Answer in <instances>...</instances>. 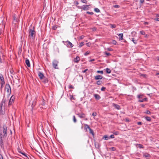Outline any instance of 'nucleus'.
<instances>
[{
    "label": "nucleus",
    "mask_w": 159,
    "mask_h": 159,
    "mask_svg": "<svg viewBox=\"0 0 159 159\" xmlns=\"http://www.w3.org/2000/svg\"><path fill=\"white\" fill-rule=\"evenodd\" d=\"M90 4L84 5L82 7L78 6V8L79 9H82L84 11H87L89 9Z\"/></svg>",
    "instance_id": "nucleus-3"
},
{
    "label": "nucleus",
    "mask_w": 159,
    "mask_h": 159,
    "mask_svg": "<svg viewBox=\"0 0 159 159\" xmlns=\"http://www.w3.org/2000/svg\"><path fill=\"white\" fill-rule=\"evenodd\" d=\"M114 7L116 8H119L120 7V6L119 5H116L114 6Z\"/></svg>",
    "instance_id": "nucleus-45"
},
{
    "label": "nucleus",
    "mask_w": 159,
    "mask_h": 159,
    "mask_svg": "<svg viewBox=\"0 0 159 159\" xmlns=\"http://www.w3.org/2000/svg\"><path fill=\"white\" fill-rule=\"evenodd\" d=\"M86 13H87L89 14H90V15H93V13L92 12H90L89 11H87L86 12Z\"/></svg>",
    "instance_id": "nucleus-41"
},
{
    "label": "nucleus",
    "mask_w": 159,
    "mask_h": 159,
    "mask_svg": "<svg viewBox=\"0 0 159 159\" xmlns=\"http://www.w3.org/2000/svg\"><path fill=\"white\" fill-rule=\"evenodd\" d=\"M146 120L148 121H150L151 120V118L150 117L146 116L145 118Z\"/></svg>",
    "instance_id": "nucleus-21"
},
{
    "label": "nucleus",
    "mask_w": 159,
    "mask_h": 159,
    "mask_svg": "<svg viewBox=\"0 0 159 159\" xmlns=\"http://www.w3.org/2000/svg\"><path fill=\"white\" fill-rule=\"evenodd\" d=\"M75 3L76 6L78 5L79 4L78 2L77 1L75 2Z\"/></svg>",
    "instance_id": "nucleus-50"
},
{
    "label": "nucleus",
    "mask_w": 159,
    "mask_h": 159,
    "mask_svg": "<svg viewBox=\"0 0 159 159\" xmlns=\"http://www.w3.org/2000/svg\"><path fill=\"white\" fill-rule=\"evenodd\" d=\"M112 43L113 44L116 45L117 43L116 41L115 40H113L112 41Z\"/></svg>",
    "instance_id": "nucleus-46"
},
{
    "label": "nucleus",
    "mask_w": 159,
    "mask_h": 159,
    "mask_svg": "<svg viewBox=\"0 0 159 159\" xmlns=\"http://www.w3.org/2000/svg\"><path fill=\"white\" fill-rule=\"evenodd\" d=\"M2 30H0V35L1 34H2Z\"/></svg>",
    "instance_id": "nucleus-64"
},
{
    "label": "nucleus",
    "mask_w": 159,
    "mask_h": 159,
    "mask_svg": "<svg viewBox=\"0 0 159 159\" xmlns=\"http://www.w3.org/2000/svg\"><path fill=\"white\" fill-rule=\"evenodd\" d=\"M73 120L74 123H76L77 121L76 119L75 116H73Z\"/></svg>",
    "instance_id": "nucleus-31"
},
{
    "label": "nucleus",
    "mask_w": 159,
    "mask_h": 159,
    "mask_svg": "<svg viewBox=\"0 0 159 159\" xmlns=\"http://www.w3.org/2000/svg\"><path fill=\"white\" fill-rule=\"evenodd\" d=\"M57 28V27L56 26H54L53 27V29L54 30H56Z\"/></svg>",
    "instance_id": "nucleus-54"
},
{
    "label": "nucleus",
    "mask_w": 159,
    "mask_h": 159,
    "mask_svg": "<svg viewBox=\"0 0 159 159\" xmlns=\"http://www.w3.org/2000/svg\"><path fill=\"white\" fill-rule=\"evenodd\" d=\"M3 56V55L1 53H0V62L2 63V57Z\"/></svg>",
    "instance_id": "nucleus-27"
},
{
    "label": "nucleus",
    "mask_w": 159,
    "mask_h": 159,
    "mask_svg": "<svg viewBox=\"0 0 159 159\" xmlns=\"http://www.w3.org/2000/svg\"><path fill=\"white\" fill-rule=\"evenodd\" d=\"M20 153L22 154H23V155H24L26 157H27V156L24 153H23L22 152H20Z\"/></svg>",
    "instance_id": "nucleus-49"
},
{
    "label": "nucleus",
    "mask_w": 159,
    "mask_h": 159,
    "mask_svg": "<svg viewBox=\"0 0 159 159\" xmlns=\"http://www.w3.org/2000/svg\"><path fill=\"white\" fill-rule=\"evenodd\" d=\"M112 106L115 107V108L118 110H119L120 109L119 105L116 104L114 103H113L112 104Z\"/></svg>",
    "instance_id": "nucleus-10"
},
{
    "label": "nucleus",
    "mask_w": 159,
    "mask_h": 159,
    "mask_svg": "<svg viewBox=\"0 0 159 159\" xmlns=\"http://www.w3.org/2000/svg\"><path fill=\"white\" fill-rule=\"evenodd\" d=\"M35 35V32L34 29L33 28L32 29H30L29 30V36L30 38L33 39Z\"/></svg>",
    "instance_id": "nucleus-1"
},
{
    "label": "nucleus",
    "mask_w": 159,
    "mask_h": 159,
    "mask_svg": "<svg viewBox=\"0 0 159 159\" xmlns=\"http://www.w3.org/2000/svg\"><path fill=\"white\" fill-rule=\"evenodd\" d=\"M90 52L89 51H87L84 54V55L87 56L90 53Z\"/></svg>",
    "instance_id": "nucleus-37"
},
{
    "label": "nucleus",
    "mask_w": 159,
    "mask_h": 159,
    "mask_svg": "<svg viewBox=\"0 0 159 159\" xmlns=\"http://www.w3.org/2000/svg\"><path fill=\"white\" fill-rule=\"evenodd\" d=\"M146 100H147L146 98H144V99H143L139 100L138 101H139V102H143L146 101Z\"/></svg>",
    "instance_id": "nucleus-19"
},
{
    "label": "nucleus",
    "mask_w": 159,
    "mask_h": 159,
    "mask_svg": "<svg viewBox=\"0 0 159 159\" xmlns=\"http://www.w3.org/2000/svg\"><path fill=\"white\" fill-rule=\"evenodd\" d=\"M94 96L95 97V98L97 100H99L101 98L100 96L99 95L97 94H94Z\"/></svg>",
    "instance_id": "nucleus-14"
},
{
    "label": "nucleus",
    "mask_w": 159,
    "mask_h": 159,
    "mask_svg": "<svg viewBox=\"0 0 159 159\" xmlns=\"http://www.w3.org/2000/svg\"><path fill=\"white\" fill-rule=\"evenodd\" d=\"M101 83H102V81H101L99 80V81H97V84L98 85H100L101 84Z\"/></svg>",
    "instance_id": "nucleus-35"
},
{
    "label": "nucleus",
    "mask_w": 159,
    "mask_h": 159,
    "mask_svg": "<svg viewBox=\"0 0 159 159\" xmlns=\"http://www.w3.org/2000/svg\"><path fill=\"white\" fill-rule=\"evenodd\" d=\"M110 138L112 139L114 138V135L113 134L111 135L110 136Z\"/></svg>",
    "instance_id": "nucleus-52"
},
{
    "label": "nucleus",
    "mask_w": 159,
    "mask_h": 159,
    "mask_svg": "<svg viewBox=\"0 0 159 159\" xmlns=\"http://www.w3.org/2000/svg\"><path fill=\"white\" fill-rule=\"evenodd\" d=\"M25 63L27 66L28 67H30V61L28 59H26L25 60Z\"/></svg>",
    "instance_id": "nucleus-15"
},
{
    "label": "nucleus",
    "mask_w": 159,
    "mask_h": 159,
    "mask_svg": "<svg viewBox=\"0 0 159 159\" xmlns=\"http://www.w3.org/2000/svg\"><path fill=\"white\" fill-rule=\"evenodd\" d=\"M84 45V43L83 42H81L80 43V45L79 46H80V47H82L83 45Z\"/></svg>",
    "instance_id": "nucleus-51"
},
{
    "label": "nucleus",
    "mask_w": 159,
    "mask_h": 159,
    "mask_svg": "<svg viewBox=\"0 0 159 159\" xmlns=\"http://www.w3.org/2000/svg\"><path fill=\"white\" fill-rule=\"evenodd\" d=\"M81 1L82 2L84 3H87V0H81Z\"/></svg>",
    "instance_id": "nucleus-30"
},
{
    "label": "nucleus",
    "mask_w": 159,
    "mask_h": 159,
    "mask_svg": "<svg viewBox=\"0 0 159 159\" xmlns=\"http://www.w3.org/2000/svg\"><path fill=\"white\" fill-rule=\"evenodd\" d=\"M88 70V69H86L85 70H84L82 72L83 73H85L87 70Z\"/></svg>",
    "instance_id": "nucleus-59"
},
{
    "label": "nucleus",
    "mask_w": 159,
    "mask_h": 159,
    "mask_svg": "<svg viewBox=\"0 0 159 159\" xmlns=\"http://www.w3.org/2000/svg\"><path fill=\"white\" fill-rule=\"evenodd\" d=\"M80 60V57L78 56L74 59V61L75 63H78Z\"/></svg>",
    "instance_id": "nucleus-12"
},
{
    "label": "nucleus",
    "mask_w": 159,
    "mask_h": 159,
    "mask_svg": "<svg viewBox=\"0 0 159 159\" xmlns=\"http://www.w3.org/2000/svg\"><path fill=\"white\" fill-rule=\"evenodd\" d=\"M0 144L1 145H3V142L2 138L0 140Z\"/></svg>",
    "instance_id": "nucleus-47"
},
{
    "label": "nucleus",
    "mask_w": 159,
    "mask_h": 159,
    "mask_svg": "<svg viewBox=\"0 0 159 159\" xmlns=\"http://www.w3.org/2000/svg\"><path fill=\"white\" fill-rule=\"evenodd\" d=\"M89 132L90 134H92L93 135V131L92 129L91 128H90L89 129Z\"/></svg>",
    "instance_id": "nucleus-28"
},
{
    "label": "nucleus",
    "mask_w": 159,
    "mask_h": 159,
    "mask_svg": "<svg viewBox=\"0 0 159 159\" xmlns=\"http://www.w3.org/2000/svg\"><path fill=\"white\" fill-rule=\"evenodd\" d=\"M123 34H119L120 40H122L123 39Z\"/></svg>",
    "instance_id": "nucleus-17"
},
{
    "label": "nucleus",
    "mask_w": 159,
    "mask_h": 159,
    "mask_svg": "<svg viewBox=\"0 0 159 159\" xmlns=\"http://www.w3.org/2000/svg\"><path fill=\"white\" fill-rule=\"evenodd\" d=\"M38 75L40 80H42L44 77V75L40 72H38Z\"/></svg>",
    "instance_id": "nucleus-9"
},
{
    "label": "nucleus",
    "mask_w": 159,
    "mask_h": 159,
    "mask_svg": "<svg viewBox=\"0 0 159 159\" xmlns=\"http://www.w3.org/2000/svg\"><path fill=\"white\" fill-rule=\"evenodd\" d=\"M2 132L0 131V134L2 135L3 136H7V127L5 125H4L2 127Z\"/></svg>",
    "instance_id": "nucleus-2"
},
{
    "label": "nucleus",
    "mask_w": 159,
    "mask_h": 159,
    "mask_svg": "<svg viewBox=\"0 0 159 159\" xmlns=\"http://www.w3.org/2000/svg\"><path fill=\"white\" fill-rule=\"evenodd\" d=\"M145 113L148 114H151V112L150 111L148 110Z\"/></svg>",
    "instance_id": "nucleus-39"
},
{
    "label": "nucleus",
    "mask_w": 159,
    "mask_h": 159,
    "mask_svg": "<svg viewBox=\"0 0 159 159\" xmlns=\"http://www.w3.org/2000/svg\"><path fill=\"white\" fill-rule=\"evenodd\" d=\"M97 113L96 112H94L92 114V116H97Z\"/></svg>",
    "instance_id": "nucleus-42"
},
{
    "label": "nucleus",
    "mask_w": 159,
    "mask_h": 159,
    "mask_svg": "<svg viewBox=\"0 0 159 159\" xmlns=\"http://www.w3.org/2000/svg\"><path fill=\"white\" fill-rule=\"evenodd\" d=\"M34 104H33L32 105V107H34L35 105V102H34Z\"/></svg>",
    "instance_id": "nucleus-61"
},
{
    "label": "nucleus",
    "mask_w": 159,
    "mask_h": 159,
    "mask_svg": "<svg viewBox=\"0 0 159 159\" xmlns=\"http://www.w3.org/2000/svg\"><path fill=\"white\" fill-rule=\"evenodd\" d=\"M143 96V94H140L138 95L137 97L138 98L140 99L142 98Z\"/></svg>",
    "instance_id": "nucleus-25"
},
{
    "label": "nucleus",
    "mask_w": 159,
    "mask_h": 159,
    "mask_svg": "<svg viewBox=\"0 0 159 159\" xmlns=\"http://www.w3.org/2000/svg\"><path fill=\"white\" fill-rule=\"evenodd\" d=\"M95 61V59H91L89 61V62H91L92 61Z\"/></svg>",
    "instance_id": "nucleus-58"
},
{
    "label": "nucleus",
    "mask_w": 159,
    "mask_h": 159,
    "mask_svg": "<svg viewBox=\"0 0 159 159\" xmlns=\"http://www.w3.org/2000/svg\"><path fill=\"white\" fill-rule=\"evenodd\" d=\"M78 116L81 118H84L85 117V115L84 113L80 114L79 113L77 114Z\"/></svg>",
    "instance_id": "nucleus-13"
},
{
    "label": "nucleus",
    "mask_w": 159,
    "mask_h": 159,
    "mask_svg": "<svg viewBox=\"0 0 159 159\" xmlns=\"http://www.w3.org/2000/svg\"><path fill=\"white\" fill-rule=\"evenodd\" d=\"M103 138L105 140H108L109 139V137L107 135H105L103 136Z\"/></svg>",
    "instance_id": "nucleus-26"
},
{
    "label": "nucleus",
    "mask_w": 159,
    "mask_h": 159,
    "mask_svg": "<svg viewBox=\"0 0 159 159\" xmlns=\"http://www.w3.org/2000/svg\"><path fill=\"white\" fill-rule=\"evenodd\" d=\"M43 81L45 83H47L48 82V80L47 79L45 78V77H44L43 78Z\"/></svg>",
    "instance_id": "nucleus-18"
},
{
    "label": "nucleus",
    "mask_w": 159,
    "mask_h": 159,
    "mask_svg": "<svg viewBox=\"0 0 159 159\" xmlns=\"http://www.w3.org/2000/svg\"><path fill=\"white\" fill-rule=\"evenodd\" d=\"M15 99V97L13 96L11 97L9 102V105H11L14 102Z\"/></svg>",
    "instance_id": "nucleus-8"
},
{
    "label": "nucleus",
    "mask_w": 159,
    "mask_h": 159,
    "mask_svg": "<svg viewBox=\"0 0 159 159\" xmlns=\"http://www.w3.org/2000/svg\"><path fill=\"white\" fill-rule=\"evenodd\" d=\"M140 32L141 33V34L142 35H145V32H144V31H140Z\"/></svg>",
    "instance_id": "nucleus-33"
},
{
    "label": "nucleus",
    "mask_w": 159,
    "mask_h": 159,
    "mask_svg": "<svg viewBox=\"0 0 159 159\" xmlns=\"http://www.w3.org/2000/svg\"><path fill=\"white\" fill-rule=\"evenodd\" d=\"M84 35H82L80 37V38L81 39H82L84 38Z\"/></svg>",
    "instance_id": "nucleus-56"
},
{
    "label": "nucleus",
    "mask_w": 159,
    "mask_h": 159,
    "mask_svg": "<svg viewBox=\"0 0 159 159\" xmlns=\"http://www.w3.org/2000/svg\"><path fill=\"white\" fill-rule=\"evenodd\" d=\"M110 149L113 151H114L116 150V148L115 147H113L110 148Z\"/></svg>",
    "instance_id": "nucleus-48"
},
{
    "label": "nucleus",
    "mask_w": 159,
    "mask_h": 159,
    "mask_svg": "<svg viewBox=\"0 0 159 159\" xmlns=\"http://www.w3.org/2000/svg\"><path fill=\"white\" fill-rule=\"evenodd\" d=\"M104 53L106 55V56H105V57H107L111 55V54L107 52H104Z\"/></svg>",
    "instance_id": "nucleus-22"
},
{
    "label": "nucleus",
    "mask_w": 159,
    "mask_h": 159,
    "mask_svg": "<svg viewBox=\"0 0 159 159\" xmlns=\"http://www.w3.org/2000/svg\"><path fill=\"white\" fill-rule=\"evenodd\" d=\"M46 104V101L44 100L43 99L42 103V105H45Z\"/></svg>",
    "instance_id": "nucleus-34"
},
{
    "label": "nucleus",
    "mask_w": 159,
    "mask_h": 159,
    "mask_svg": "<svg viewBox=\"0 0 159 159\" xmlns=\"http://www.w3.org/2000/svg\"><path fill=\"white\" fill-rule=\"evenodd\" d=\"M109 51H111L112 50V49L111 48H108L107 49Z\"/></svg>",
    "instance_id": "nucleus-60"
},
{
    "label": "nucleus",
    "mask_w": 159,
    "mask_h": 159,
    "mask_svg": "<svg viewBox=\"0 0 159 159\" xmlns=\"http://www.w3.org/2000/svg\"><path fill=\"white\" fill-rule=\"evenodd\" d=\"M132 41L135 44H136L137 43V40H134V38H132Z\"/></svg>",
    "instance_id": "nucleus-36"
},
{
    "label": "nucleus",
    "mask_w": 159,
    "mask_h": 159,
    "mask_svg": "<svg viewBox=\"0 0 159 159\" xmlns=\"http://www.w3.org/2000/svg\"><path fill=\"white\" fill-rule=\"evenodd\" d=\"M102 76L101 75H98L95 76V79L96 80H101L102 78Z\"/></svg>",
    "instance_id": "nucleus-11"
},
{
    "label": "nucleus",
    "mask_w": 159,
    "mask_h": 159,
    "mask_svg": "<svg viewBox=\"0 0 159 159\" xmlns=\"http://www.w3.org/2000/svg\"><path fill=\"white\" fill-rule=\"evenodd\" d=\"M155 20H156L157 21H159V18H157V19H155Z\"/></svg>",
    "instance_id": "nucleus-62"
},
{
    "label": "nucleus",
    "mask_w": 159,
    "mask_h": 159,
    "mask_svg": "<svg viewBox=\"0 0 159 159\" xmlns=\"http://www.w3.org/2000/svg\"><path fill=\"white\" fill-rule=\"evenodd\" d=\"M111 71L110 69L109 68H107L106 69V72L107 73H111Z\"/></svg>",
    "instance_id": "nucleus-23"
},
{
    "label": "nucleus",
    "mask_w": 159,
    "mask_h": 159,
    "mask_svg": "<svg viewBox=\"0 0 159 159\" xmlns=\"http://www.w3.org/2000/svg\"><path fill=\"white\" fill-rule=\"evenodd\" d=\"M94 11L96 12H100V10L98 8H94Z\"/></svg>",
    "instance_id": "nucleus-29"
},
{
    "label": "nucleus",
    "mask_w": 159,
    "mask_h": 159,
    "mask_svg": "<svg viewBox=\"0 0 159 159\" xmlns=\"http://www.w3.org/2000/svg\"><path fill=\"white\" fill-rule=\"evenodd\" d=\"M111 27L112 28H115L116 27V25H114V24L111 25Z\"/></svg>",
    "instance_id": "nucleus-38"
},
{
    "label": "nucleus",
    "mask_w": 159,
    "mask_h": 159,
    "mask_svg": "<svg viewBox=\"0 0 159 159\" xmlns=\"http://www.w3.org/2000/svg\"><path fill=\"white\" fill-rule=\"evenodd\" d=\"M0 83L1 84V87L5 84L4 79L2 75H0Z\"/></svg>",
    "instance_id": "nucleus-7"
},
{
    "label": "nucleus",
    "mask_w": 159,
    "mask_h": 159,
    "mask_svg": "<svg viewBox=\"0 0 159 159\" xmlns=\"http://www.w3.org/2000/svg\"><path fill=\"white\" fill-rule=\"evenodd\" d=\"M136 145L138 146L140 148H144V147H143V145L141 144H137Z\"/></svg>",
    "instance_id": "nucleus-24"
},
{
    "label": "nucleus",
    "mask_w": 159,
    "mask_h": 159,
    "mask_svg": "<svg viewBox=\"0 0 159 159\" xmlns=\"http://www.w3.org/2000/svg\"><path fill=\"white\" fill-rule=\"evenodd\" d=\"M0 159H3L2 155L0 154Z\"/></svg>",
    "instance_id": "nucleus-57"
},
{
    "label": "nucleus",
    "mask_w": 159,
    "mask_h": 159,
    "mask_svg": "<svg viewBox=\"0 0 159 159\" xmlns=\"http://www.w3.org/2000/svg\"><path fill=\"white\" fill-rule=\"evenodd\" d=\"M62 42L63 43L65 44H66L68 48H71L73 46V44L69 41H67L66 42L63 41Z\"/></svg>",
    "instance_id": "nucleus-4"
},
{
    "label": "nucleus",
    "mask_w": 159,
    "mask_h": 159,
    "mask_svg": "<svg viewBox=\"0 0 159 159\" xmlns=\"http://www.w3.org/2000/svg\"><path fill=\"white\" fill-rule=\"evenodd\" d=\"M69 89H74V87L72 85H70L69 87Z\"/></svg>",
    "instance_id": "nucleus-43"
},
{
    "label": "nucleus",
    "mask_w": 159,
    "mask_h": 159,
    "mask_svg": "<svg viewBox=\"0 0 159 159\" xmlns=\"http://www.w3.org/2000/svg\"><path fill=\"white\" fill-rule=\"evenodd\" d=\"M113 134L115 135H118L119 134V132L118 131H116L114 132Z\"/></svg>",
    "instance_id": "nucleus-40"
},
{
    "label": "nucleus",
    "mask_w": 159,
    "mask_h": 159,
    "mask_svg": "<svg viewBox=\"0 0 159 159\" xmlns=\"http://www.w3.org/2000/svg\"><path fill=\"white\" fill-rule=\"evenodd\" d=\"M97 73H100L101 74H103V72L102 70H98L97 71Z\"/></svg>",
    "instance_id": "nucleus-32"
},
{
    "label": "nucleus",
    "mask_w": 159,
    "mask_h": 159,
    "mask_svg": "<svg viewBox=\"0 0 159 159\" xmlns=\"http://www.w3.org/2000/svg\"><path fill=\"white\" fill-rule=\"evenodd\" d=\"M132 34H136V32H133L132 33Z\"/></svg>",
    "instance_id": "nucleus-63"
},
{
    "label": "nucleus",
    "mask_w": 159,
    "mask_h": 159,
    "mask_svg": "<svg viewBox=\"0 0 159 159\" xmlns=\"http://www.w3.org/2000/svg\"><path fill=\"white\" fill-rule=\"evenodd\" d=\"M84 129L86 130V131L87 130V129H89L90 128V127L87 124H84Z\"/></svg>",
    "instance_id": "nucleus-16"
},
{
    "label": "nucleus",
    "mask_w": 159,
    "mask_h": 159,
    "mask_svg": "<svg viewBox=\"0 0 159 159\" xmlns=\"http://www.w3.org/2000/svg\"><path fill=\"white\" fill-rule=\"evenodd\" d=\"M58 61L56 60H54L52 63V65L53 67L55 69H58Z\"/></svg>",
    "instance_id": "nucleus-5"
},
{
    "label": "nucleus",
    "mask_w": 159,
    "mask_h": 159,
    "mask_svg": "<svg viewBox=\"0 0 159 159\" xmlns=\"http://www.w3.org/2000/svg\"><path fill=\"white\" fill-rule=\"evenodd\" d=\"M142 122H137V124L139 125H142Z\"/></svg>",
    "instance_id": "nucleus-53"
},
{
    "label": "nucleus",
    "mask_w": 159,
    "mask_h": 159,
    "mask_svg": "<svg viewBox=\"0 0 159 159\" xmlns=\"http://www.w3.org/2000/svg\"><path fill=\"white\" fill-rule=\"evenodd\" d=\"M105 89H106V88L104 87H102L101 89V90L102 91H105Z\"/></svg>",
    "instance_id": "nucleus-44"
},
{
    "label": "nucleus",
    "mask_w": 159,
    "mask_h": 159,
    "mask_svg": "<svg viewBox=\"0 0 159 159\" xmlns=\"http://www.w3.org/2000/svg\"><path fill=\"white\" fill-rule=\"evenodd\" d=\"M150 156V155L148 153H146L143 154V156L146 157H149Z\"/></svg>",
    "instance_id": "nucleus-20"
},
{
    "label": "nucleus",
    "mask_w": 159,
    "mask_h": 159,
    "mask_svg": "<svg viewBox=\"0 0 159 159\" xmlns=\"http://www.w3.org/2000/svg\"><path fill=\"white\" fill-rule=\"evenodd\" d=\"M5 90L8 93L11 92V87L9 84H6Z\"/></svg>",
    "instance_id": "nucleus-6"
},
{
    "label": "nucleus",
    "mask_w": 159,
    "mask_h": 159,
    "mask_svg": "<svg viewBox=\"0 0 159 159\" xmlns=\"http://www.w3.org/2000/svg\"><path fill=\"white\" fill-rule=\"evenodd\" d=\"M144 1V0H140V2L141 3H143Z\"/></svg>",
    "instance_id": "nucleus-55"
}]
</instances>
